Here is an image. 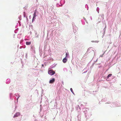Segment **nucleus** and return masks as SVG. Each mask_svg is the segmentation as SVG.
Wrapping results in <instances>:
<instances>
[{
    "label": "nucleus",
    "instance_id": "f257e3e1",
    "mask_svg": "<svg viewBox=\"0 0 121 121\" xmlns=\"http://www.w3.org/2000/svg\"><path fill=\"white\" fill-rule=\"evenodd\" d=\"M48 72V74L51 75H53L55 73V72L52 70H49Z\"/></svg>",
    "mask_w": 121,
    "mask_h": 121
},
{
    "label": "nucleus",
    "instance_id": "f03ea898",
    "mask_svg": "<svg viewBox=\"0 0 121 121\" xmlns=\"http://www.w3.org/2000/svg\"><path fill=\"white\" fill-rule=\"evenodd\" d=\"M20 114L19 113L17 112L13 116V117L14 118L17 117L19 116Z\"/></svg>",
    "mask_w": 121,
    "mask_h": 121
},
{
    "label": "nucleus",
    "instance_id": "7ed1b4c3",
    "mask_svg": "<svg viewBox=\"0 0 121 121\" xmlns=\"http://www.w3.org/2000/svg\"><path fill=\"white\" fill-rule=\"evenodd\" d=\"M55 79L54 78H52V79L51 80L49 81V83H52L54 82L55 81Z\"/></svg>",
    "mask_w": 121,
    "mask_h": 121
},
{
    "label": "nucleus",
    "instance_id": "20e7f679",
    "mask_svg": "<svg viewBox=\"0 0 121 121\" xmlns=\"http://www.w3.org/2000/svg\"><path fill=\"white\" fill-rule=\"evenodd\" d=\"M36 17V12L35 11L34 12V14H33V18L32 20H33L34 19H35V17Z\"/></svg>",
    "mask_w": 121,
    "mask_h": 121
},
{
    "label": "nucleus",
    "instance_id": "39448f33",
    "mask_svg": "<svg viewBox=\"0 0 121 121\" xmlns=\"http://www.w3.org/2000/svg\"><path fill=\"white\" fill-rule=\"evenodd\" d=\"M67 60V59L66 58V57H65L63 59V63H65L66 62Z\"/></svg>",
    "mask_w": 121,
    "mask_h": 121
},
{
    "label": "nucleus",
    "instance_id": "423d86ee",
    "mask_svg": "<svg viewBox=\"0 0 121 121\" xmlns=\"http://www.w3.org/2000/svg\"><path fill=\"white\" fill-rule=\"evenodd\" d=\"M26 44L27 45H30L31 44V42H26Z\"/></svg>",
    "mask_w": 121,
    "mask_h": 121
},
{
    "label": "nucleus",
    "instance_id": "0eeeda50",
    "mask_svg": "<svg viewBox=\"0 0 121 121\" xmlns=\"http://www.w3.org/2000/svg\"><path fill=\"white\" fill-rule=\"evenodd\" d=\"M112 75V74H109L107 77V78H109L111 77Z\"/></svg>",
    "mask_w": 121,
    "mask_h": 121
},
{
    "label": "nucleus",
    "instance_id": "6e6552de",
    "mask_svg": "<svg viewBox=\"0 0 121 121\" xmlns=\"http://www.w3.org/2000/svg\"><path fill=\"white\" fill-rule=\"evenodd\" d=\"M68 54L67 53H66V56L65 57L66 58V57H67L68 56Z\"/></svg>",
    "mask_w": 121,
    "mask_h": 121
},
{
    "label": "nucleus",
    "instance_id": "1a4fd4ad",
    "mask_svg": "<svg viewBox=\"0 0 121 121\" xmlns=\"http://www.w3.org/2000/svg\"><path fill=\"white\" fill-rule=\"evenodd\" d=\"M70 90L71 91V92L73 93V89H72V88H71L70 89Z\"/></svg>",
    "mask_w": 121,
    "mask_h": 121
},
{
    "label": "nucleus",
    "instance_id": "9d476101",
    "mask_svg": "<svg viewBox=\"0 0 121 121\" xmlns=\"http://www.w3.org/2000/svg\"><path fill=\"white\" fill-rule=\"evenodd\" d=\"M42 65L43 67L44 66V65L43 64H42Z\"/></svg>",
    "mask_w": 121,
    "mask_h": 121
},
{
    "label": "nucleus",
    "instance_id": "9b49d317",
    "mask_svg": "<svg viewBox=\"0 0 121 121\" xmlns=\"http://www.w3.org/2000/svg\"><path fill=\"white\" fill-rule=\"evenodd\" d=\"M84 19L85 20H86V19L85 18H84Z\"/></svg>",
    "mask_w": 121,
    "mask_h": 121
}]
</instances>
